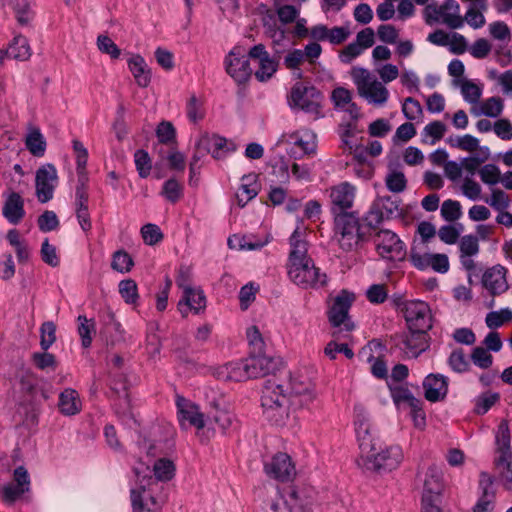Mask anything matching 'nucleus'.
<instances>
[{
  "mask_svg": "<svg viewBox=\"0 0 512 512\" xmlns=\"http://www.w3.org/2000/svg\"><path fill=\"white\" fill-rule=\"evenodd\" d=\"M315 399L313 381L294 374L286 386L268 381L262 391L261 406L268 422L277 427H285L294 420L297 409L308 408Z\"/></svg>",
  "mask_w": 512,
  "mask_h": 512,
  "instance_id": "obj_1",
  "label": "nucleus"
},
{
  "mask_svg": "<svg viewBox=\"0 0 512 512\" xmlns=\"http://www.w3.org/2000/svg\"><path fill=\"white\" fill-rule=\"evenodd\" d=\"M354 412V428L360 449V459L367 469L375 471H392L403 460V452L400 446L391 445L382 447L370 421L367 409L356 404Z\"/></svg>",
  "mask_w": 512,
  "mask_h": 512,
  "instance_id": "obj_2",
  "label": "nucleus"
},
{
  "mask_svg": "<svg viewBox=\"0 0 512 512\" xmlns=\"http://www.w3.org/2000/svg\"><path fill=\"white\" fill-rule=\"evenodd\" d=\"M306 227L301 223L290 237L291 252L288 262V276L297 286L302 288H319L326 284V274L315 266L307 255V243L304 239Z\"/></svg>",
  "mask_w": 512,
  "mask_h": 512,
  "instance_id": "obj_3",
  "label": "nucleus"
},
{
  "mask_svg": "<svg viewBox=\"0 0 512 512\" xmlns=\"http://www.w3.org/2000/svg\"><path fill=\"white\" fill-rule=\"evenodd\" d=\"M351 79L357 89L359 97L374 107H385L390 99V92L386 85L368 69L354 66L350 70Z\"/></svg>",
  "mask_w": 512,
  "mask_h": 512,
  "instance_id": "obj_4",
  "label": "nucleus"
},
{
  "mask_svg": "<svg viewBox=\"0 0 512 512\" xmlns=\"http://www.w3.org/2000/svg\"><path fill=\"white\" fill-rule=\"evenodd\" d=\"M176 467L172 460L168 458H160L155 461L153 466L154 477L149 473V467L143 463H139L134 468L136 476V489L143 497L144 501L149 500L150 496H154L153 492L158 487V481L166 482L171 480L175 475Z\"/></svg>",
  "mask_w": 512,
  "mask_h": 512,
  "instance_id": "obj_5",
  "label": "nucleus"
},
{
  "mask_svg": "<svg viewBox=\"0 0 512 512\" xmlns=\"http://www.w3.org/2000/svg\"><path fill=\"white\" fill-rule=\"evenodd\" d=\"M314 500L309 491L290 487L285 495L275 491L265 505L266 512H314Z\"/></svg>",
  "mask_w": 512,
  "mask_h": 512,
  "instance_id": "obj_6",
  "label": "nucleus"
},
{
  "mask_svg": "<svg viewBox=\"0 0 512 512\" xmlns=\"http://www.w3.org/2000/svg\"><path fill=\"white\" fill-rule=\"evenodd\" d=\"M323 96L314 86L304 83H296L288 96V104L293 110H301L310 114L315 119L323 116L322 114Z\"/></svg>",
  "mask_w": 512,
  "mask_h": 512,
  "instance_id": "obj_7",
  "label": "nucleus"
},
{
  "mask_svg": "<svg viewBox=\"0 0 512 512\" xmlns=\"http://www.w3.org/2000/svg\"><path fill=\"white\" fill-rule=\"evenodd\" d=\"M277 144L282 146L290 157L301 159L315 153L317 136L311 129L301 128L282 134Z\"/></svg>",
  "mask_w": 512,
  "mask_h": 512,
  "instance_id": "obj_8",
  "label": "nucleus"
},
{
  "mask_svg": "<svg viewBox=\"0 0 512 512\" xmlns=\"http://www.w3.org/2000/svg\"><path fill=\"white\" fill-rule=\"evenodd\" d=\"M355 301V294L348 290L340 291L333 299L328 311L329 322L334 327H340L346 331L353 329L354 325L349 319L348 312Z\"/></svg>",
  "mask_w": 512,
  "mask_h": 512,
  "instance_id": "obj_9",
  "label": "nucleus"
},
{
  "mask_svg": "<svg viewBox=\"0 0 512 512\" xmlns=\"http://www.w3.org/2000/svg\"><path fill=\"white\" fill-rule=\"evenodd\" d=\"M410 261L416 269L421 271L431 269L434 272L445 274L450 269L449 258L446 254L430 253L416 245L411 247Z\"/></svg>",
  "mask_w": 512,
  "mask_h": 512,
  "instance_id": "obj_10",
  "label": "nucleus"
},
{
  "mask_svg": "<svg viewBox=\"0 0 512 512\" xmlns=\"http://www.w3.org/2000/svg\"><path fill=\"white\" fill-rule=\"evenodd\" d=\"M334 238L344 251L353 250L360 240L358 221L347 214L338 215L335 219Z\"/></svg>",
  "mask_w": 512,
  "mask_h": 512,
  "instance_id": "obj_11",
  "label": "nucleus"
},
{
  "mask_svg": "<svg viewBox=\"0 0 512 512\" xmlns=\"http://www.w3.org/2000/svg\"><path fill=\"white\" fill-rule=\"evenodd\" d=\"M59 183L58 172L53 164L40 166L35 173V195L40 203H47L54 197Z\"/></svg>",
  "mask_w": 512,
  "mask_h": 512,
  "instance_id": "obj_12",
  "label": "nucleus"
},
{
  "mask_svg": "<svg viewBox=\"0 0 512 512\" xmlns=\"http://www.w3.org/2000/svg\"><path fill=\"white\" fill-rule=\"evenodd\" d=\"M401 214L400 200L391 196H379L373 201L366 220L369 226H377L383 220L397 218Z\"/></svg>",
  "mask_w": 512,
  "mask_h": 512,
  "instance_id": "obj_13",
  "label": "nucleus"
},
{
  "mask_svg": "<svg viewBox=\"0 0 512 512\" xmlns=\"http://www.w3.org/2000/svg\"><path fill=\"white\" fill-rule=\"evenodd\" d=\"M378 254L388 260H402L406 255L404 242L391 230H380L375 236Z\"/></svg>",
  "mask_w": 512,
  "mask_h": 512,
  "instance_id": "obj_14",
  "label": "nucleus"
},
{
  "mask_svg": "<svg viewBox=\"0 0 512 512\" xmlns=\"http://www.w3.org/2000/svg\"><path fill=\"white\" fill-rule=\"evenodd\" d=\"M29 490L30 476L28 471L23 466H19L13 472V482L0 487V499L10 506Z\"/></svg>",
  "mask_w": 512,
  "mask_h": 512,
  "instance_id": "obj_15",
  "label": "nucleus"
},
{
  "mask_svg": "<svg viewBox=\"0 0 512 512\" xmlns=\"http://www.w3.org/2000/svg\"><path fill=\"white\" fill-rule=\"evenodd\" d=\"M226 72L238 84L245 83L252 74L249 55L241 47H234L225 58Z\"/></svg>",
  "mask_w": 512,
  "mask_h": 512,
  "instance_id": "obj_16",
  "label": "nucleus"
},
{
  "mask_svg": "<svg viewBox=\"0 0 512 512\" xmlns=\"http://www.w3.org/2000/svg\"><path fill=\"white\" fill-rule=\"evenodd\" d=\"M249 58L255 65V77L260 82L272 78L278 68L276 60L270 56L262 44L255 45L248 52Z\"/></svg>",
  "mask_w": 512,
  "mask_h": 512,
  "instance_id": "obj_17",
  "label": "nucleus"
},
{
  "mask_svg": "<svg viewBox=\"0 0 512 512\" xmlns=\"http://www.w3.org/2000/svg\"><path fill=\"white\" fill-rule=\"evenodd\" d=\"M197 146L202 152L211 154L214 159H222L236 150V144L217 134L201 133L197 138Z\"/></svg>",
  "mask_w": 512,
  "mask_h": 512,
  "instance_id": "obj_18",
  "label": "nucleus"
},
{
  "mask_svg": "<svg viewBox=\"0 0 512 512\" xmlns=\"http://www.w3.org/2000/svg\"><path fill=\"white\" fill-rule=\"evenodd\" d=\"M405 319L409 330L427 331L432 326L430 308L420 300L410 301L405 305Z\"/></svg>",
  "mask_w": 512,
  "mask_h": 512,
  "instance_id": "obj_19",
  "label": "nucleus"
},
{
  "mask_svg": "<svg viewBox=\"0 0 512 512\" xmlns=\"http://www.w3.org/2000/svg\"><path fill=\"white\" fill-rule=\"evenodd\" d=\"M265 473L278 481L286 482L296 476V468L291 457L287 453L279 452L275 454L264 465Z\"/></svg>",
  "mask_w": 512,
  "mask_h": 512,
  "instance_id": "obj_20",
  "label": "nucleus"
},
{
  "mask_svg": "<svg viewBox=\"0 0 512 512\" xmlns=\"http://www.w3.org/2000/svg\"><path fill=\"white\" fill-rule=\"evenodd\" d=\"M176 407L178 421L183 429L194 427L200 430L205 426L204 415L200 412L199 407L192 401L177 396Z\"/></svg>",
  "mask_w": 512,
  "mask_h": 512,
  "instance_id": "obj_21",
  "label": "nucleus"
},
{
  "mask_svg": "<svg viewBox=\"0 0 512 512\" xmlns=\"http://www.w3.org/2000/svg\"><path fill=\"white\" fill-rule=\"evenodd\" d=\"M356 191V187L346 181L330 187L327 190V193L332 206V211L342 213L352 208Z\"/></svg>",
  "mask_w": 512,
  "mask_h": 512,
  "instance_id": "obj_22",
  "label": "nucleus"
},
{
  "mask_svg": "<svg viewBox=\"0 0 512 512\" xmlns=\"http://www.w3.org/2000/svg\"><path fill=\"white\" fill-rule=\"evenodd\" d=\"M444 488L442 470L436 466H430L424 474L421 500H442Z\"/></svg>",
  "mask_w": 512,
  "mask_h": 512,
  "instance_id": "obj_23",
  "label": "nucleus"
},
{
  "mask_svg": "<svg viewBox=\"0 0 512 512\" xmlns=\"http://www.w3.org/2000/svg\"><path fill=\"white\" fill-rule=\"evenodd\" d=\"M407 358H417L429 347L426 331L409 330L397 343Z\"/></svg>",
  "mask_w": 512,
  "mask_h": 512,
  "instance_id": "obj_24",
  "label": "nucleus"
},
{
  "mask_svg": "<svg viewBox=\"0 0 512 512\" xmlns=\"http://www.w3.org/2000/svg\"><path fill=\"white\" fill-rule=\"evenodd\" d=\"M177 308L183 317H187L190 313L199 314L206 308V297L203 291L198 287L184 290Z\"/></svg>",
  "mask_w": 512,
  "mask_h": 512,
  "instance_id": "obj_25",
  "label": "nucleus"
},
{
  "mask_svg": "<svg viewBox=\"0 0 512 512\" xmlns=\"http://www.w3.org/2000/svg\"><path fill=\"white\" fill-rule=\"evenodd\" d=\"M480 496L472 512H491L495 506L496 489L492 477L482 472L479 477Z\"/></svg>",
  "mask_w": 512,
  "mask_h": 512,
  "instance_id": "obj_26",
  "label": "nucleus"
},
{
  "mask_svg": "<svg viewBox=\"0 0 512 512\" xmlns=\"http://www.w3.org/2000/svg\"><path fill=\"white\" fill-rule=\"evenodd\" d=\"M506 274L507 270L502 265L492 266L483 273L482 284L491 295H500L508 289Z\"/></svg>",
  "mask_w": 512,
  "mask_h": 512,
  "instance_id": "obj_27",
  "label": "nucleus"
},
{
  "mask_svg": "<svg viewBox=\"0 0 512 512\" xmlns=\"http://www.w3.org/2000/svg\"><path fill=\"white\" fill-rule=\"evenodd\" d=\"M424 396L429 402L443 400L448 392V380L441 374L431 373L423 381Z\"/></svg>",
  "mask_w": 512,
  "mask_h": 512,
  "instance_id": "obj_28",
  "label": "nucleus"
},
{
  "mask_svg": "<svg viewBox=\"0 0 512 512\" xmlns=\"http://www.w3.org/2000/svg\"><path fill=\"white\" fill-rule=\"evenodd\" d=\"M4 218L13 225H17L25 216L24 199L17 192H9L5 195L2 207Z\"/></svg>",
  "mask_w": 512,
  "mask_h": 512,
  "instance_id": "obj_29",
  "label": "nucleus"
},
{
  "mask_svg": "<svg viewBox=\"0 0 512 512\" xmlns=\"http://www.w3.org/2000/svg\"><path fill=\"white\" fill-rule=\"evenodd\" d=\"M243 361L247 380L266 376L275 369L274 360L264 354L253 355Z\"/></svg>",
  "mask_w": 512,
  "mask_h": 512,
  "instance_id": "obj_30",
  "label": "nucleus"
},
{
  "mask_svg": "<svg viewBox=\"0 0 512 512\" xmlns=\"http://www.w3.org/2000/svg\"><path fill=\"white\" fill-rule=\"evenodd\" d=\"M270 242V237L265 235L257 237L255 235H239L234 234L228 238V246L230 249L238 251H255L260 250Z\"/></svg>",
  "mask_w": 512,
  "mask_h": 512,
  "instance_id": "obj_31",
  "label": "nucleus"
},
{
  "mask_svg": "<svg viewBox=\"0 0 512 512\" xmlns=\"http://www.w3.org/2000/svg\"><path fill=\"white\" fill-rule=\"evenodd\" d=\"M437 18L452 29L464 26V20L460 13V5L455 0H446L436 11Z\"/></svg>",
  "mask_w": 512,
  "mask_h": 512,
  "instance_id": "obj_32",
  "label": "nucleus"
},
{
  "mask_svg": "<svg viewBox=\"0 0 512 512\" xmlns=\"http://www.w3.org/2000/svg\"><path fill=\"white\" fill-rule=\"evenodd\" d=\"M260 188L261 185L257 174L249 173L244 175L240 180V185L236 192L238 205L244 207L249 201L258 195Z\"/></svg>",
  "mask_w": 512,
  "mask_h": 512,
  "instance_id": "obj_33",
  "label": "nucleus"
},
{
  "mask_svg": "<svg viewBox=\"0 0 512 512\" xmlns=\"http://www.w3.org/2000/svg\"><path fill=\"white\" fill-rule=\"evenodd\" d=\"M214 375L218 380L224 382H241L247 380L243 360L231 361L215 368Z\"/></svg>",
  "mask_w": 512,
  "mask_h": 512,
  "instance_id": "obj_34",
  "label": "nucleus"
},
{
  "mask_svg": "<svg viewBox=\"0 0 512 512\" xmlns=\"http://www.w3.org/2000/svg\"><path fill=\"white\" fill-rule=\"evenodd\" d=\"M58 409L64 416H74L82 410V400L79 393L72 389H64L58 397Z\"/></svg>",
  "mask_w": 512,
  "mask_h": 512,
  "instance_id": "obj_35",
  "label": "nucleus"
},
{
  "mask_svg": "<svg viewBox=\"0 0 512 512\" xmlns=\"http://www.w3.org/2000/svg\"><path fill=\"white\" fill-rule=\"evenodd\" d=\"M386 188L394 194H400L407 189L408 179L399 165L389 164L384 177Z\"/></svg>",
  "mask_w": 512,
  "mask_h": 512,
  "instance_id": "obj_36",
  "label": "nucleus"
},
{
  "mask_svg": "<svg viewBox=\"0 0 512 512\" xmlns=\"http://www.w3.org/2000/svg\"><path fill=\"white\" fill-rule=\"evenodd\" d=\"M127 64L137 85L142 88L147 87L151 82V70L145 59L139 54H134L128 59Z\"/></svg>",
  "mask_w": 512,
  "mask_h": 512,
  "instance_id": "obj_37",
  "label": "nucleus"
},
{
  "mask_svg": "<svg viewBox=\"0 0 512 512\" xmlns=\"http://www.w3.org/2000/svg\"><path fill=\"white\" fill-rule=\"evenodd\" d=\"M390 394L393 403L397 409H409L415 408L416 404L421 402L420 399L416 398L413 393L405 386L396 384L390 385Z\"/></svg>",
  "mask_w": 512,
  "mask_h": 512,
  "instance_id": "obj_38",
  "label": "nucleus"
},
{
  "mask_svg": "<svg viewBox=\"0 0 512 512\" xmlns=\"http://www.w3.org/2000/svg\"><path fill=\"white\" fill-rule=\"evenodd\" d=\"M8 57L20 61H26L31 57V48L26 37L14 36L7 49Z\"/></svg>",
  "mask_w": 512,
  "mask_h": 512,
  "instance_id": "obj_39",
  "label": "nucleus"
},
{
  "mask_svg": "<svg viewBox=\"0 0 512 512\" xmlns=\"http://www.w3.org/2000/svg\"><path fill=\"white\" fill-rule=\"evenodd\" d=\"M446 143L452 147L465 152H480V141L478 138L470 134L450 136L446 139Z\"/></svg>",
  "mask_w": 512,
  "mask_h": 512,
  "instance_id": "obj_40",
  "label": "nucleus"
},
{
  "mask_svg": "<svg viewBox=\"0 0 512 512\" xmlns=\"http://www.w3.org/2000/svg\"><path fill=\"white\" fill-rule=\"evenodd\" d=\"M131 501L134 512H158L162 505L161 500L156 496H150L149 500L144 501L136 489H131Z\"/></svg>",
  "mask_w": 512,
  "mask_h": 512,
  "instance_id": "obj_41",
  "label": "nucleus"
},
{
  "mask_svg": "<svg viewBox=\"0 0 512 512\" xmlns=\"http://www.w3.org/2000/svg\"><path fill=\"white\" fill-rule=\"evenodd\" d=\"M331 99L337 109L347 111L352 114L357 110L356 105L352 102V93L344 87H337L332 91Z\"/></svg>",
  "mask_w": 512,
  "mask_h": 512,
  "instance_id": "obj_42",
  "label": "nucleus"
},
{
  "mask_svg": "<svg viewBox=\"0 0 512 512\" xmlns=\"http://www.w3.org/2000/svg\"><path fill=\"white\" fill-rule=\"evenodd\" d=\"M460 87L461 94L464 100L470 104H476L479 102L483 87L474 81L463 79L457 83Z\"/></svg>",
  "mask_w": 512,
  "mask_h": 512,
  "instance_id": "obj_43",
  "label": "nucleus"
},
{
  "mask_svg": "<svg viewBox=\"0 0 512 512\" xmlns=\"http://www.w3.org/2000/svg\"><path fill=\"white\" fill-rule=\"evenodd\" d=\"M26 147L31 154L37 157L44 155L46 150V141L38 129H31L26 136Z\"/></svg>",
  "mask_w": 512,
  "mask_h": 512,
  "instance_id": "obj_44",
  "label": "nucleus"
},
{
  "mask_svg": "<svg viewBox=\"0 0 512 512\" xmlns=\"http://www.w3.org/2000/svg\"><path fill=\"white\" fill-rule=\"evenodd\" d=\"M72 148L76 160L77 175L78 177H81L82 180H85L87 176L86 165L88 161V151L83 143L78 139H74L72 141Z\"/></svg>",
  "mask_w": 512,
  "mask_h": 512,
  "instance_id": "obj_45",
  "label": "nucleus"
},
{
  "mask_svg": "<svg viewBox=\"0 0 512 512\" xmlns=\"http://www.w3.org/2000/svg\"><path fill=\"white\" fill-rule=\"evenodd\" d=\"M485 10L486 9L480 8L479 5L470 3L465 15L462 17L464 23H467L475 30L482 28L486 23L484 16Z\"/></svg>",
  "mask_w": 512,
  "mask_h": 512,
  "instance_id": "obj_46",
  "label": "nucleus"
},
{
  "mask_svg": "<svg viewBox=\"0 0 512 512\" xmlns=\"http://www.w3.org/2000/svg\"><path fill=\"white\" fill-rule=\"evenodd\" d=\"M78 321V334L81 338L82 346L85 348L90 347L92 343V336L95 333V323L92 319L80 315Z\"/></svg>",
  "mask_w": 512,
  "mask_h": 512,
  "instance_id": "obj_47",
  "label": "nucleus"
},
{
  "mask_svg": "<svg viewBox=\"0 0 512 512\" xmlns=\"http://www.w3.org/2000/svg\"><path fill=\"white\" fill-rule=\"evenodd\" d=\"M186 114L191 122H198L205 116L204 102L201 98L192 94L186 104Z\"/></svg>",
  "mask_w": 512,
  "mask_h": 512,
  "instance_id": "obj_48",
  "label": "nucleus"
},
{
  "mask_svg": "<svg viewBox=\"0 0 512 512\" xmlns=\"http://www.w3.org/2000/svg\"><path fill=\"white\" fill-rule=\"evenodd\" d=\"M290 0H274V5L278 17L283 23L293 22L299 15V9L295 6L289 5Z\"/></svg>",
  "mask_w": 512,
  "mask_h": 512,
  "instance_id": "obj_49",
  "label": "nucleus"
},
{
  "mask_svg": "<svg viewBox=\"0 0 512 512\" xmlns=\"http://www.w3.org/2000/svg\"><path fill=\"white\" fill-rule=\"evenodd\" d=\"M118 291L127 304H135L139 298L138 287L134 280L125 279L119 282Z\"/></svg>",
  "mask_w": 512,
  "mask_h": 512,
  "instance_id": "obj_50",
  "label": "nucleus"
},
{
  "mask_svg": "<svg viewBox=\"0 0 512 512\" xmlns=\"http://www.w3.org/2000/svg\"><path fill=\"white\" fill-rule=\"evenodd\" d=\"M512 321V310L503 308L498 311L489 312L486 315L485 323L490 329H495L507 322Z\"/></svg>",
  "mask_w": 512,
  "mask_h": 512,
  "instance_id": "obj_51",
  "label": "nucleus"
},
{
  "mask_svg": "<svg viewBox=\"0 0 512 512\" xmlns=\"http://www.w3.org/2000/svg\"><path fill=\"white\" fill-rule=\"evenodd\" d=\"M133 265L132 257L124 250H118L112 256L111 268L119 273H128Z\"/></svg>",
  "mask_w": 512,
  "mask_h": 512,
  "instance_id": "obj_52",
  "label": "nucleus"
},
{
  "mask_svg": "<svg viewBox=\"0 0 512 512\" xmlns=\"http://www.w3.org/2000/svg\"><path fill=\"white\" fill-rule=\"evenodd\" d=\"M478 175L481 181L488 185L494 186L501 181V171L498 166L494 164H485L478 169Z\"/></svg>",
  "mask_w": 512,
  "mask_h": 512,
  "instance_id": "obj_53",
  "label": "nucleus"
},
{
  "mask_svg": "<svg viewBox=\"0 0 512 512\" xmlns=\"http://www.w3.org/2000/svg\"><path fill=\"white\" fill-rule=\"evenodd\" d=\"M460 189L462 194L469 200L477 201L482 199V187L473 177L466 176L463 178Z\"/></svg>",
  "mask_w": 512,
  "mask_h": 512,
  "instance_id": "obj_54",
  "label": "nucleus"
},
{
  "mask_svg": "<svg viewBox=\"0 0 512 512\" xmlns=\"http://www.w3.org/2000/svg\"><path fill=\"white\" fill-rule=\"evenodd\" d=\"M510 430L507 421H501L495 435V442L498 450L503 456L510 450Z\"/></svg>",
  "mask_w": 512,
  "mask_h": 512,
  "instance_id": "obj_55",
  "label": "nucleus"
},
{
  "mask_svg": "<svg viewBox=\"0 0 512 512\" xmlns=\"http://www.w3.org/2000/svg\"><path fill=\"white\" fill-rule=\"evenodd\" d=\"M489 35L499 42L507 43L511 39V31L504 21H493L488 25Z\"/></svg>",
  "mask_w": 512,
  "mask_h": 512,
  "instance_id": "obj_56",
  "label": "nucleus"
},
{
  "mask_svg": "<svg viewBox=\"0 0 512 512\" xmlns=\"http://www.w3.org/2000/svg\"><path fill=\"white\" fill-rule=\"evenodd\" d=\"M504 108L503 100L500 97H490L480 104V113L496 118L501 115Z\"/></svg>",
  "mask_w": 512,
  "mask_h": 512,
  "instance_id": "obj_57",
  "label": "nucleus"
},
{
  "mask_svg": "<svg viewBox=\"0 0 512 512\" xmlns=\"http://www.w3.org/2000/svg\"><path fill=\"white\" fill-rule=\"evenodd\" d=\"M259 291V285L249 282L244 285L239 292L240 308L247 310L249 306L255 301L256 295Z\"/></svg>",
  "mask_w": 512,
  "mask_h": 512,
  "instance_id": "obj_58",
  "label": "nucleus"
},
{
  "mask_svg": "<svg viewBox=\"0 0 512 512\" xmlns=\"http://www.w3.org/2000/svg\"><path fill=\"white\" fill-rule=\"evenodd\" d=\"M441 216L449 222L458 220L462 216L461 204L456 200H445L441 206Z\"/></svg>",
  "mask_w": 512,
  "mask_h": 512,
  "instance_id": "obj_59",
  "label": "nucleus"
},
{
  "mask_svg": "<svg viewBox=\"0 0 512 512\" xmlns=\"http://www.w3.org/2000/svg\"><path fill=\"white\" fill-rule=\"evenodd\" d=\"M499 394L495 392H485L475 400V412L485 414L499 400Z\"/></svg>",
  "mask_w": 512,
  "mask_h": 512,
  "instance_id": "obj_60",
  "label": "nucleus"
},
{
  "mask_svg": "<svg viewBox=\"0 0 512 512\" xmlns=\"http://www.w3.org/2000/svg\"><path fill=\"white\" fill-rule=\"evenodd\" d=\"M56 341V326L52 321L44 322L40 328V345L47 350Z\"/></svg>",
  "mask_w": 512,
  "mask_h": 512,
  "instance_id": "obj_61",
  "label": "nucleus"
},
{
  "mask_svg": "<svg viewBox=\"0 0 512 512\" xmlns=\"http://www.w3.org/2000/svg\"><path fill=\"white\" fill-rule=\"evenodd\" d=\"M97 48L100 52L109 55L112 59L119 58L121 51L115 42L107 35H99L96 41Z\"/></svg>",
  "mask_w": 512,
  "mask_h": 512,
  "instance_id": "obj_62",
  "label": "nucleus"
},
{
  "mask_svg": "<svg viewBox=\"0 0 512 512\" xmlns=\"http://www.w3.org/2000/svg\"><path fill=\"white\" fill-rule=\"evenodd\" d=\"M143 241L147 245H155L162 241L163 233L156 224L148 223L141 228Z\"/></svg>",
  "mask_w": 512,
  "mask_h": 512,
  "instance_id": "obj_63",
  "label": "nucleus"
},
{
  "mask_svg": "<svg viewBox=\"0 0 512 512\" xmlns=\"http://www.w3.org/2000/svg\"><path fill=\"white\" fill-rule=\"evenodd\" d=\"M402 112L404 116L410 120H418L423 114L422 106L418 100L408 97L403 101Z\"/></svg>",
  "mask_w": 512,
  "mask_h": 512,
  "instance_id": "obj_64",
  "label": "nucleus"
}]
</instances>
